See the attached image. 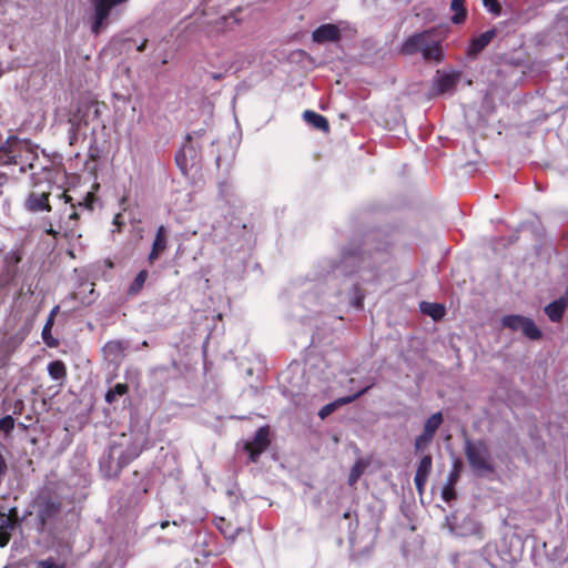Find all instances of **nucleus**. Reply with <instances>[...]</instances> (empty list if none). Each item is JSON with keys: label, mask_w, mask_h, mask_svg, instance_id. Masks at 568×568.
<instances>
[{"label": "nucleus", "mask_w": 568, "mask_h": 568, "mask_svg": "<svg viewBox=\"0 0 568 568\" xmlns=\"http://www.w3.org/2000/svg\"><path fill=\"white\" fill-rule=\"evenodd\" d=\"M129 387L126 384L118 383L113 388L109 389L105 394V402L112 404L116 400L118 396H123L128 393Z\"/></svg>", "instance_id": "c756f323"}, {"label": "nucleus", "mask_w": 568, "mask_h": 568, "mask_svg": "<svg viewBox=\"0 0 568 568\" xmlns=\"http://www.w3.org/2000/svg\"><path fill=\"white\" fill-rule=\"evenodd\" d=\"M53 324H54V322H52V318H48L43 326L42 333H41L43 342L49 347H55L59 344V341L57 338H54L51 334Z\"/></svg>", "instance_id": "c85d7f7f"}, {"label": "nucleus", "mask_w": 568, "mask_h": 568, "mask_svg": "<svg viewBox=\"0 0 568 568\" xmlns=\"http://www.w3.org/2000/svg\"><path fill=\"white\" fill-rule=\"evenodd\" d=\"M139 455V452L133 446H128L126 448H123V457L130 458V463L136 458Z\"/></svg>", "instance_id": "58836bf2"}, {"label": "nucleus", "mask_w": 568, "mask_h": 568, "mask_svg": "<svg viewBox=\"0 0 568 568\" xmlns=\"http://www.w3.org/2000/svg\"><path fill=\"white\" fill-rule=\"evenodd\" d=\"M45 233L53 237H57L59 235V232L53 229L52 224H50L49 227L45 229Z\"/></svg>", "instance_id": "79ce46f5"}, {"label": "nucleus", "mask_w": 568, "mask_h": 568, "mask_svg": "<svg viewBox=\"0 0 568 568\" xmlns=\"http://www.w3.org/2000/svg\"><path fill=\"white\" fill-rule=\"evenodd\" d=\"M443 420H444V417H443V414L440 412H437L435 414H433L426 422H425V425H424V430L423 433L427 434V435H430V436H435L437 429L440 427V425L443 424Z\"/></svg>", "instance_id": "5701e85b"}, {"label": "nucleus", "mask_w": 568, "mask_h": 568, "mask_svg": "<svg viewBox=\"0 0 568 568\" xmlns=\"http://www.w3.org/2000/svg\"><path fill=\"white\" fill-rule=\"evenodd\" d=\"M130 464V458L123 457L122 444H112L109 450L100 459V467L104 475L109 478L115 477L120 471Z\"/></svg>", "instance_id": "423d86ee"}, {"label": "nucleus", "mask_w": 568, "mask_h": 568, "mask_svg": "<svg viewBox=\"0 0 568 568\" xmlns=\"http://www.w3.org/2000/svg\"><path fill=\"white\" fill-rule=\"evenodd\" d=\"M442 496L446 501H450L452 499H454L456 497L454 486H452V484H446L445 487L443 488Z\"/></svg>", "instance_id": "e433bc0d"}, {"label": "nucleus", "mask_w": 568, "mask_h": 568, "mask_svg": "<svg viewBox=\"0 0 568 568\" xmlns=\"http://www.w3.org/2000/svg\"><path fill=\"white\" fill-rule=\"evenodd\" d=\"M457 476H458L457 473H455V471L450 473L449 476H448L447 484H452V486H454V484H455V481L457 479Z\"/></svg>", "instance_id": "37998d69"}, {"label": "nucleus", "mask_w": 568, "mask_h": 568, "mask_svg": "<svg viewBox=\"0 0 568 568\" xmlns=\"http://www.w3.org/2000/svg\"><path fill=\"white\" fill-rule=\"evenodd\" d=\"M148 276H149V273L146 270H142L138 273V275L134 277V280L132 281V283L130 284L129 288H128V294L131 295V296H134L136 294H139L146 280H148Z\"/></svg>", "instance_id": "b1692460"}, {"label": "nucleus", "mask_w": 568, "mask_h": 568, "mask_svg": "<svg viewBox=\"0 0 568 568\" xmlns=\"http://www.w3.org/2000/svg\"><path fill=\"white\" fill-rule=\"evenodd\" d=\"M166 63H168V60L163 59L162 64H166Z\"/></svg>", "instance_id": "603ef678"}, {"label": "nucleus", "mask_w": 568, "mask_h": 568, "mask_svg": "<svg viewBox=\"0 0 568 568\" xmlns=\"http://www.w3.org/2000/svg\"><path fill=\"white\" fill-rule=\"evenodd\" d=\"M450 9L455 12L450 18L455 24H460L466 20L467 10L465 8V0H452Z\"/></svg>", "instance_id": "4be33fe9"}, {"label": "nucleus", "mask_w": 568, "mask_h": 568, "mask_svg": "<svg viewBox=\"0 0 568 568\" xmlns=\"http://www.w3.org/2000/svg\"><path fill=\"white\" fill-rule=\"evenodd\" d=\"M462 73L459 71H452L448 73L436 72L434 78V91L436 94H444L453 92L459 83Z\"/></svg>", "instance_id": "9d476101"}, {"label": "nucleus", "mask_w": 568, "mask_h": 568, "mask_svg": "<svg viewBox=\"0 0 568 568\" xmlns=\"http://www.w3.org/2000/svg\"><path fill=\"white\" fill-rule=\"evenodd\" d=\"M270 429L268 427H261L254 435V438L251 442L245 444V449L250 454V459L252 462H257L260 455L270 445Z\"/></svg>", "instance_id": "1a4fd4ad"}, {"label": "nucleus", "mask_w": 568, "mask_h": 568, "mask_svg": "<svg viewBox=\"0 0 568 568\" xmlns=\"http://www.w3.org/2000/svg\"><path fill=\"white\" fill-rule=\"evenodd\" d=\"M38 530L44 531L55 525L62 514V499L50 493L40 494L34 500Z\"/></svg>", "instance_id": "20e7f679"}, {"label": "nucleus", "mask_w": 568, "mask_h": 568, "mask_svg": "<svg viewBox=\"0 0 568 568\" xmlns=\"http://www.w3.org/2000/svg\"><path fill=\"white\" fill-rule=\"evenodd\" d=\"M36 568H65V562L53 557H49L44 560L37 561Z\"/></svg>", "instance_id": "2f4dec72"}, {"label": "nucleus", "mask_w": 568, "mask_h": 568, "mask_svg": "<svg viewBox=\"0 0 568 568\" xmlns=\"http://www.w3.org/2000/svg\"><path fill=\"white\" fill-rule=\"evenodd\" d=\"M24 409V403L22 399H17L12 406V413L16 415L22 414Z\"/></svg>", "instance_id": "ea45409f"}, {"label": "nucleus", "mask_w": 568, "mask_h": 568, "mask_svg": "<svg viewBox=\"0 0 568 568\" xmlns=\"http://www.w3.org/2000/svg\"><path fill=\"white\" fill-rule=\"evenodd\" d=\"M433 458L430 455H425L418 463L414 483L419 494L423 493L424 486L427 483L428 476L432 471Z\"/></svg>", "instance_id": "4468645a"}, {"label": "nucleus", "mask_w": 568, "mask_h": 568, "mask_svg": "<svg viewBox=\"0 0 568 568\" xmlns=\"http://www.w3.org/2000/svg\"><path fill=\"white\" fill-rule=\"evenodd\" d=\"M126 0H90L92 7L91 31L98 36L108 24L112 11Z\"/></svg>", "instance_id": "39448f33"}, {"label": "nucleus", "mask_w": 568, "mask_h": 568, "mask_svg": "<svg viewBox=\"0 0 568 568\" xmlns=\"http://www.w3.org/2000/svg\"><path fill=\"white\" fill-rule=\"evenodd\" d=\"M433 438H434L433 436L422 433L415 439V444H414L415 450L416 452L424 450L432 443Z\"/></svg>", "instance_id": "473e14b6"}, {"label": "nucleus", "mask_w": 568, "mask_h": 568, "mask_svg": "<svg viewBox=\"0 0 568 568\" xmlns=\"http://www.w3.org/2000/svg\"><path fill=\"white\" fill-rule=\"evenodd\" d=\"M557 18L559 28L568 36V6L559 11Z\"/></svg>", "instance_id": "72a5a7b5"}, {"label": "nucleus", "mask_w": 568, "mask_h": 568, "mask_svg": "<svg viewBox=\"0 0 568 568\" xmlns=\"http://www.w3.org/2000/svg\"><path fill=\"white\" fill-rule=\"evenodd\" d=\"M521 332L530 339H539L541 337V332L535 324V322L528 317H526L525 323L523 325Z\"/></svg>", "instance_id": "cd10ccee"}, {"label": "nucleus", "mask_w": 568, "mask_h": 568, "mask_svg": "<svg viewBox=\"0 0 568 568\" xmlns=\"http://www.w3.org/2000/svg\"><path fill=\"white\" fill-rule=\"evenodd\" d=\"M48 373L55 381L63 379L67 375L64 363L61 361L50 362L48 365Z\"/></svg>", "instance_id": "a878e982"}, {"label": "nucleus", "mask_w": 568, "mask_h": 568, "mask_svg": "<svg viewBox=\"0 0 568 568\" xmlns=\"http://www.w3.org/2000/svg\"><path fill=\"white\" fill-rule=\"evenodd\" d=\"M212 78L214 80H221L223 78V74L222 73H212Z\"/></svg>", "instance_id": "49530a36"}, {"label": "nucleus", "mask_w": 568, "mask_h": 568, "mask_svg": "<svg viewBox=\"0 0 568 568\" xmlns=\"http://www.w3.org/2000/svg\"><path fill=\"white\" fill-rule=\"evenodd\" d=\"M459 464H460V462H459V460H456V462H455V468H456Z\"/></svg>", "instance_id": "8fccbe9b"}, {"label": "nucleus", "mask_w": 568, "mask_h": 568, "mask_svg": "<svg viewBox=\"0 0 568 568\" xmlns=\"http://www.w3.org/2000/svg\"><path fill=\"white\" fill-rule=\"evenodd\" d=\"M60 199L64 200V204H70L69 210L70 213L68 215V221L65 222V236H81V234H77V231L73 226L70 225L72 221H77L79 219V213L75 210V205L72 203V197L65 194V192H62L59 195ZM68 207L64 209V213L67 212Z\"/></svg>", "instance_id": "a211bd4d"}, {"label": "nucleus", "mask_w": 568, "mask_h": 568, "mask_svg": "<svg viewBox=\"0 0 568 568\" xmlns=\"http://www.w3.org/2000/svg\"><path fill=\"white\" fill-rule=\"evenodd\" d=\"M526 317L521 315H507L501 320L503 326L511 331H521Z\"/></svg>", "instance_id": "bb28decb"}, {"label": "nucleus", "mask_w": 568, "mask_h": 568, "mask_svg": "<svg viewBox=\"0 0 568 568\" xmlns=\"http://www.w3.org/2000/svg\"><path fill=\"white\" fill-rule=\"evenodd\" d=\"M59 310H60V307H59V306H54V307L51 310V312H50V314H49V317H48V318H52V322H54V317H55V315L58 314Z\"/></svg>", "instance_id": "c03bdc74"}, {"label": "nucleus", "mask_w": 568, "mask_h": 568, "mask_svg": "<svg viewBox=\"0 0 568 568\" xmlns=\"http://www.w3.org/2000/svg\"><path fill=\"white\" fill-rule=\"evenodd\" d=\"M175 161L181 170L186 171L187 168L200 165L201 163V151L200 145L193 143L191 138H187V142L182 146L180 152L175 156Z\"/></svg>", "instance_id": "6e6552de"}, {"label": "nucleus", "mask_w": 568, "mask_h": 568, "mask_svg": "<svg viewBox=\"0 0 568 568\" xmlns=\"http://www.w3.org/2000/svg\"><path fill=\"white\" fill-rule=\"evenodd\" d=\"M146 44H148V40H146V39H144V40L141 42V44H140V45H138V51L143 52V51L145 50V48H146Z\"/></svg>", "instance_id": "a18cd8bd"}, {"label": "nucleus", "mask_w": 568, "mask_h": 568, "mask_svg": "<svg viewBox=\"0 0 568 568\" xmlns=\"http://www.w3.org/2000/svg\"><path fill=\"white\" fill-rule=\"evenodd\" d=\"M14 427V418L11 415H7L0 418V432L9 434Z\"/></svg>", "instance_id": "f704fd0d"}, {"label": "nucleus", "mask_w": 568, "mask_h": 568, "mask_svg": "<svg viewBox=\"0 0 568 568\" xmlns=\"http://www.w3.org/2000/svg\"><path fill=\"white\" fill-rule=\"evenodd\" d=\"M0 165H18L21 173L32 171L30 185L33 189L42 186L40 174L52 175L51 161L44 154L40 158L39 146L17 136H9L0 145Z\"/></svg>", "instance_id": "f257e3e1"}, {"label": "nucleus", "mask_w": 568, "mask_h": 568, "mask_svg": "<svg viewBox=\"0 0 568 568\" xmlns=\"http://www.w3.org/2000/svg\"><path fill=\"white\" fill-rule=\"evenodd\" d=\"M420 308L423 313L429 315L435 321L440 320L445 315V308L436 303H422Z\"/></svg>", "instance_id": "393cba45"}, {"label": "nucleus", "mask_w": 568, "mask_h": 568, "mask_svg": "<svg viewBox=\"0 0 568 568\" xmlns=\"http://www.w3.org/2000/svg\"><path fill=\"white\" fill-rule=\"evenodd\" d=\"M483 4L494 16H500L501 6L498 0H483Z\"/></svg>", "instance_id": "c9c22d12"}, {"label": "nucleus", "mask_w": 568, "mask_h": 568, "mask_svg": "<svg viewBox=\"0 0 568 568\" xmlns=\"http://www.w3.org/2000/svg\"><path fill=\"white\" fill-rule=\"evenodd\" d=\"M118 219H119V215H116V216H115V219H114V223H119V220H118Z\"/></svg>", "instance_id": "09e8293b"}, {"label": "nucleus", "mask_w": 568, "mask_h": 568, "mask_svg": "<svg viewBox=\"0 0 568 568\" xmlns=\"http://www.w3.org/2000/svg\"><path fill=\"white\" fill-rule=\"evenodd\" d=\"M303 119L308 124H311L315 129H318V130H321L323 132H327L329 130V124H328L327 119L325 116H323L322 114H318V113H316L314 111L306 110L303 113Z\"/></svg>", "instance_id": "412c9836"}, {"label": "nucleus", "mask_w": 568, "mask_h": 568, "mask_svg": "<svg viewBox=\"0 0 568 568\" xmlns=\"http://www.w3.org/2000/svg\"><path fill=\"white\" fill-rule=\"evenodd\" d=\"M371 388V386H366L365 388H363L362 390H359L358 393L354 394V395H349V396H345V397H341V398H337L336 400L323 406L321 408V410L318 412V416L320 418L322 419H325L326 417H328L333 412H335L338 407L343 406V405H346V404H349V403H353L354 400H356L358 397H361L362 395H364L368 389Z\"/></svg>", "instance_id": "2eb2a0df"}, {"label": "nucleus", "mask_w": 568, "mask_h": 568, "mask_svg": "<svg viewBox=\"0 0 568 568\" xmlns=\"http://www.w3.org/2000/svg\"><path fill=\"white\" fill-rule=\"evenodd\" d=\"M10 541V537L8 532H4L3 529L0 530V547H6Z\"/></svg>", "instance_id": "a19ab883"}, {"label": "nucleus", "mask_w": 568, "mask_h": 568, "mask_svg": "<svg viewBox=\"0 0 568 568\" xmlns=\"http://www.w3.org/2000/svg\"><path fill=\"white\" fill-rule=\"evenodd\" d=\"M366 468V465L363 460H357L351 471H349V475H348V485L349 486H354L357 480L359 479V477L362 476V474L364 473Z\"/></svg>", "instance_id": "7c9ffc66"}, {"label": "nucleus", "mask_w": 568, "mask_h": 568, "mask_svg": "<svg viewBox=\"0 0 568 568\" xmlns=\"http://www.w3.org/2000/svg\"><path fill=\"white\" fill-rule=\"evenodd\" d=\"M442 40L436 37V29H427L409 36L402 44V53L413 55L420 53L425 61L440 62L444 58Z\"/></svg>", "instance_id": "f03ea898"}, {"label": "nucleus", "mask_w": 568, "mask_h": 568, "mask_svg": "<svg viewBox=\"0 0 568 568\" xmlns=\"http://www.w3.org/2000/svg\"><path fill=\"white\" fill-rule=\"evenodd\" d=\"M45 189L36 187L29 193L24 201V207L29 212H50L51 205L49 204V196L51 195V175H44Z\"/></svg>", "instance_id": "0eeeda50"}, {"label": "nucleus", "mask_w": 568, "mask_h": 568, "mask_svg": "<svg viewBox=\"0 0 568 568\" xmlns=\"http://www.w3.org/2000/svg\"><path fill=\"white\" fill-rule=\"evenodd\" d=\"M361 254L357 248H344L342 251L341 260L336 265H333V271H337L343 275L353 273L359 265Z\"/></svg>", "instance_id": "9b49d317"}, {"label": "nucleus", "mask_w": 568, "mask_h": 568, "mask_svg": "<svg viewBox=\"0 0 568 568\" xmlns=\"http://www.w3.org/2000/svg\"><path fill=\"white\" fill-rule=\"evenodd\" d=\"M18 526V510L16 507L9 509V513L6 514L0 511V530L3 529L4 532H8L11 538L12 531Z\"/></svg>", "instance_id": "6ab92c4d"}, {"label": "nucleus", "mask_w": 568, "mask_h": 568, "mask_svg": "<svg viewBox=\"0 0 568 568\" xmlns=\"http://www.w3.org/2000/svg\"><path fill=\"white\" fill-rule=\"evenodd\" d=\"M341 39V30L337 26L325 23L312 32V40L316 43L336 42Z\"/></svg>", "instance_id": "f8f14e48"}, {"label": "nucleus", "mask_w": 568, "mask_h": 568, "mask_svg": "<svg viewBox=\"0 0 568 568\" xmlns=\"http://www.w3.org/2000/svg\"><path fill=\"white\" fill-rule=\"evenodd\" d=\"M166 247H168L166 229H165V226L161 225V226H159V229L156 231L151 252L148 256V262L150 264H153L160 257V255L166 250Z\"/></svg>", "instance_id": "dca6fc26"}, {"label": "nucleus", "mask_w": 568, "mask_h": 568, "mask_svg": "<svg viewBox=\"0 0 568 568\" xmlns=\"http://www.w3.org/2000/svg\"><path fill=\"white\" fill-rule=\"evenodd\" d=\"M464 452L475 475L485 477L495 471L491 453L484 439L474 440L466 436Z\"/></svg>", "instance_id": "7ed1b4c3"}, {"label": "nucleus", "mask_w": 568, "mask_h": 568, "mask_svg": "<svg viewBox=\"0 0 568 568\" xmlns=\"http://www.w3.org/2000/svg\"><path fill=\"white\" fill-rule=\"evenodd\" d=\"M567 307H568V287L566 288L565 293L559 298L549 303L544 308V311H545V314L548 316V318L551 322L558 323L561 321Z\"/></svg>", "instance_id": "ddd939ff"}, {"label": "nucleus", "mask_w": 568, "mask_h": 568, "mask_svg": "<svg viewBox=\"0 0 568 568\" xmlns=\"http://www.w3.org/2000/svg\"><path fill=\"white\" fill-rule=\"evenodd\" d=\"M361 306V301H357L356 302V307H359Z\"/></svg>", "instance_id": "3c124183"}, {"label": "nucleus", "mask_w": 568, "mask_h": 568, "mask_svg": "<svg viewBox=\"0 0 568 568\" xmlns=\"http://www.w3.org/2000/svg\"><path fill=\"white\" fill-rule=\"evenodd\" d=\"M125 345L120 341H110L103 347L106 358L118 362L124 356Z\"/></svg>", "instance_id": "aec40b11"}, {"label": "nucleus", "mask_w": 568, "mask_h": 568, "mask_svg": "<svg viewBox=\"0 0 568 568\" xmlns=\"http://www.w3.org/2000/svg\"><path fill=\"white\" fill-rule=\"evenodd\" d=\"M169 526V521H162L161 523V528L164 529L165 527Z\"/></svg>", "instance_id": "de8ad7c7"}, {"label": "nucleus", "mask_w": 568, "mask_h": 568, "mask_svg": "<svg viewBox=\"0 0 568 568\" xmlns=\"http://www.w3.org/2000/svg\"><path fill=\"white\" fill-rule=\"evenodd\" d=\"M496 34V30L490 29L474 38L467 50L468 57L476 58L491 42Z\"/></svg>", "instance_id": "f3484780"}, {"label": "nucleus", "mask_w": 568, "mask_h": 568, "mask_svg": "<svg viewBox=\"0 0 568 568\" xmlns=\"http://www.w3.org/2000/svg\"><path fill=\"white\" fill-rule=\"evenodd\" d=\"M94 199H95L94 195H92L91 193H88L85 199L82 202L78 203V206L84 207V209H88L91 211L93 209Z\"/></svg>", "instance_id": "4c0bfd02"}]
</instances>
